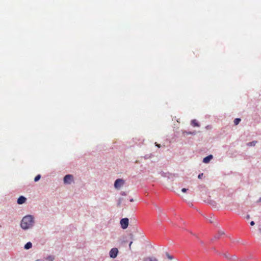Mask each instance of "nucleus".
Returning <instances> with one entry per match:
<instances>
[{"instance_id":"obj_27","label":"nucleus","mask_w":261,"mask_h":261,"mask_svg":"<svg viewBox=\"0 0 261 261\" xmlns=\"http://www.w3.org/2000/svg\"><path fill=\"white\" fill-rule=\"evenodd\" d=\"M257 202H261V197L259 198Z\"/></svg>"},{"instance_id":"obj_13","label":"nucleus","mask_w":261,"mask_h":261,"mask_svg":"<svg viewBox=\"0 0 261 261\" xmlns=\"http://www.w3.org/2000/svg\"><path fill=\"white\" fill-rule=\"evenodd\" d=\"M256 144V141H252L247 143L248 146H254Z\"/></svg>"},{"instance_id":"obj_2","label":"nucleus","mask_w":261,"mask_h":261,"mask_svg":"<svg viewBox=\"0 0 261 261\" xmlns=\"http://www.w3.org/2000/svg\"><path fill=\"white\" fill-rule=\"evenodd\" d=\"M73 180V177L72 175L67 174L65 175L64 177V183L65 184L70 185Z\"/></svg>"},{"instance_id":"obj_10","label":"nucleus","mask_w":261,"mask_h":261,"mask_svg":"<svg viewBox=\"0 0 261 261\" xmlns=\"http://www.w3.org/2000/svg\"><path fill=\"white\" fill-rule=\"evenodd\" d=\"M32 247V243L31 242H28L26 244H25L24 246V248L26 250L30 249Z\"/></svg>"},{"instance_id":"obj_8","label":"nucleus","mask_w":261,"mask_h":261,"mask_svg":"<svg viewBox=\"0 0 261 261\" xmlns=\"http://www.w3.org/2000/svg\"><path fill=\"white\" fill-rule=\"evenodd\" d=\"M55 256L53 255H48L45 258V259L46 261H54L55 260Z\"/></svg>"},{"instance_id":"obj_29","label":"nucleus","mask_w":261,"mask_h":261,"mask_svg":"<svg viewBox=\"0 0 261 261\" xmlns=\"http://www.w3.org/2000/svg\"><path fill=\"white\" fill-rule=\"evenodd\" d=\"M122 195H125V193L124 192L123 193Z\"/></svg>"},{"instance_id":"obj_28","label":"nucleus","mask_w":261,"mask_h":261,"mask_svg":"<svg viewBox=\"0 0 261 261\" xmlns=\"http://www.w3.org/2000/svg\"><path fill=\"white\" fill-rule=\"evenodd\" d=\"M130 202H133L134 201V199L132 198V199H130Z\"/></svg>"},{"instance_id":"obj_1","label":"nucleus","mask_w":261,"mask_h":261,"mask_svg":"<svg viewBox=\"0 0 261 261\" xmlns=\"http://www.w3.org/2000/svg\"><path fill=\"white\" fill-rule=\"evenodd\" d=\"M35 223L34 217L31 215H28L24 216L21 219L20 226L23 230H28L34 227Z\"/></svg>"},{"instance_id":"obj_6","label":"nucleus","mask_w":261,"mask_h":261,"mask_svg":"<svg viewBox=\"0 0 261 261\" xmlns=\"http://www.w3.org/2000/svg\"><path fill=\"white\" fill-rule=\"evenodd\" d=\"M26 200H27V198L25 197H24L23 196H21L18 198V199L17 200V202L19 204H22L25 203Z\"/></svg>"},{"instance_id":"obj_22","label":"nucleus","mask_w":261,"mask_h":261,"mask_svg":"<svg viewBox=\"0 0 261 261\" xmlns=\"http://www.w3.org/2000/svg\"><path fill=\"white\" fill-rule=\"evenodd\" d=\"M254 224H255V223L254 222V221H252L250 222V225H251V226H253Z\"/></svg>"},{"instance_id":"obj_4","label":"nucleus","mask_w":261,"mask_h":261,"mask_svg":"<svg viewBox=\"0 0 261 261\" xmlns=\"http://www.w3.org/2000/svg\"><path fill=\"white\" fill-rule=\"evenodd\" d=\"M118 254V250L117 248H112L109 252V255L111 258H116Z\"/></svg>"},{"instance_id":"obj_20","label":"nucleus","mask_w":261,"mask_h":261,"mask_svg":"<svg viewBox=\"0 0 261 261\" xmlns=\"http://www.w3.org/2000/svg\"><path fill=\"white\" fill-rule=\"evenodd\" d=\"M203 173H201V174H199L198 176V178H201L203 176Z\"/></svg>"},{"instance_id":"obj_12","label":"nucleus","mask_w":261,"mask_h":261,"mask_svg":"<svg viewBox=\"0 0 261 261\" xmlns=\"http://www.w3.org/2000/svg\"><path fill=\"white\" fill-rule=\"evenodd\" d=\"M224 234V232L223 231H220L219 232L218 235L217 236H215L214 237L215 239H218L219 238V237H220L221 236L223 235Z\"/></svg>"},{"instance_id":"obj_26","label":"nucleus","mask_w":261,"mask_h":261,"mask_svg":"<svg viewBox=\"0 0 261 261\" xmlns=\"http://www.w3.org/2000/svg\"><path fill=\"white\" fill-rule=\"evenodd\" d=\"M130 237L132 239H133V235L132 234H130Z\"/></svg>"},{"instance_id":"obj_21","label":"nucleus","mask_w":261,"mask_h":261,"mask_svg":"<svg viewBox=\"0 0 261 261\" xmlns=\"http://www.w3.org/2000/svg\"><path fill=\"white\" fill-rule=\"evenodd\" d=\"M185 133H186L188 135L195 134L194 133H192V132H186Z\"/></svg>"},{"instance_id":"obj_19","label":"nucleus","mask_w":261,"mask_h":261,"mask_svg":"<svg viewBox=\"0 0 261 261\" xmlns=\"http://www.w3.org/2000/svg\"><path fill=\"white\" fill-rule=\"evenodd\" d=\"M188 190V189H186V188H182V189H181V191H182V192H184V193L186 192Z\"/></svg>"},{"instance_id":"obj_14","label":"nucleus","mask_w":261,"mask_h":261,"mask_svg":"<svg viewBox=\"0 0 261 261\" xmlns=\"http://www.w3.org/2000/svg\"><path fill=\"white\" fill-rule=\"evenodd\" d=\"M241 121V119L240 118H236L234 120V124L235 125H238Z\"/></svg>"},{"instance_id":"obj_17","label":"nucleus","mask_w":261,"mask_h":261,"mask_svg":"<svg viewBox=\"0 0 261 261\" xmlns=\"http://www.w3.org/2000/svg\"><path fill=\"white\" fill-rule=\"evenodd\" d=\"M166 255H167V257H168L169 259L171 260V259H172L173 258V257L172 256H171V255H170L169 254L167 253V254H166Z\"/></svg>"},{"instance_id":"obj_30","label":"nucleus","mask_w":261,"mask_h":261,"mask_svg":"<svg viewBox=\"0 0 261 261\" xmlns=\"http://www.w3.org/2000/svg\"><path fill=\"white\" fill-rule=\"evenodd\" d=\"M259 231L261 233V228L259 229Z\"/></svg>"},{"instance_id":"obj_11","label":"nucleus","mask_w":261,"mask_h":261,"mask_svg":"<svg viewBox=\"0 0 261 261\" xmlns=\"http://www.w3.org/2000/svg\"><path fill=\"white\" fill-rule=\"evenodd\" d=\"M191 124L193 126H197V127L199 126L198 123L196 121V120L195 119L192 120L191 121Z\"/></svg>"},{"instance_id":"obj_9","label":"nucleus","mask_w":261,"mask_h":261,"mask_svg":"<svg viewBox=\"0 0 261 261\" xmlns=\"http://www.w3.org/2000/svg\"><path fill=\"white\" fill-rule=\"evenodd\" d=\"M143 261H158V260L155 257H148L144 258Z\"/></svg>"},{"instance_id":"obj_25","label":"nucleus","mask_w":261,"mask_h":261,"mask_svg":"<svg viewBox=\"0 0 261 261\" xmlns=\"http://www.w3.org/2000/svg\"><path fill=\"white\" fill-rule=\"evenodd\" d=\"M155 145L156 146H158V147H161L160 145V144H158L156 143H155Z\"/></svg>"},{"instance_id":"obj_23","label":"nucleus","mask_w":261,"mask_h":261,"mask_svg":"<svg viewBox=\"0 0 261 261\" xmlns=\"http://www.w3.org/2000/svg\"><path fill=\"white\" fill-rule=\"evenodd\" d=\"M132 243H133V242H132V241H131V242L129 243V249H130V248H131V245H132Z\"/></svg>"},{"instance_id":"obj_15","label":"nucleus","mask_w":261,"mask_h":261,"mask_svg":"<svg viewBox=\"0 0 261 261\" xmlns=\"http://www.w3.org/2000/svg\"><path fill=\"white\" fill-rule=\"evenodd\" d=\"M41 178V175L40 174L37 175L34 178V181L35 182L38 181L39 180H40Z\"/></svg>"},{"instance_id":"obj_5","label":"nucleus","mask_w":261,"mask_h":261,"mask_svg":"<svg viewBox=\"0 0 261 261\" xmlns=\"http://www.w3.org/2000/svg\"><path fill=\"white\" fill-rule=\"evenodd\" d=\"M128 221L127 218H123L120 220V223L122 229H125L128 227Z\"/></svg>"},{"instance_id":"obj_24","label":"nucleus","mask_w":261,"mask_h":261,"mask_svg":"<svg viewBox=\"0 0 261 261\" xmlns=\"http://www.w3.org/2000/svg\"><path fill=\"white\" fill-rule=\"evenodd\" d=\"M249 218H250V215H247V216H246V219H249Z\"/></svg>"},{"instance_id":"obj_3","label":"nucleus","mask_w":261,"mask_h":261,"mask_svg":"<svg viewBox=\"0 0 261 261\" xmlns=\"http://www.w3.org/2000/svg\"><path fill=\"white\" fill-rule=\"evenodd\" d=\"M124 184V181L122 179H117L114 182V187L117 189H119Z\"/></svg>"},{"instance_id":"obj_18","label":"nucleus","mask_w":261,"mask_h":261,"mask_svg":"<svg viewBox=\"0 0 261 261\" xmlns=\"http://www.w3.org/2000/svg\"><path fill=\"white\" fill-rule=\"evenodd\" d=\"M237 258V256L236 255H232L230 256V258L229 259L234 260Z\"/></svg>"},{"instance_id":"obj_7","label":"nucleus","mask_w":261,"mask_h":261,"mask_svg":"<svg viewBox=\"0 0 261 261\" xmlns=\"http://www.w3.org/2000/svg\"><path fill=\"white\" fill-rule=\"evenodd\" d=\"M213 158V156L211 154V155H209L206 157H205L204 158H203V162L204 163H205V164H207Z\"/></svg>"},{"instance_id":"obj_16","label":"nucleus","mask_w":261,"mask_h":261,"mask_svg":"<svg viewBox=\"0 0 261 261\" xmlns=\"http://www.w3.org/2000/svg\"><path fill=\"white\" fill-rule=\"evenodd\" d=\"M224 256L226 258H228V259L230 258V255H229V254H228V253H224Z\"/></svg>"}]
</instances>
